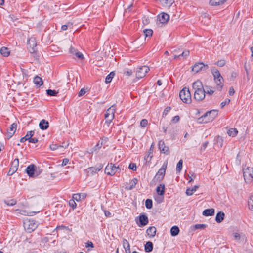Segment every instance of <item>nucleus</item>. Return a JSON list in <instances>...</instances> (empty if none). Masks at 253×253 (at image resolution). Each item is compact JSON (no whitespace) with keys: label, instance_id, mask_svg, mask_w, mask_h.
<instances>
[{"label":"nucleus","instance_id":"obj_48","mask_svg":"<svg viewBox=\"0 0 253 253\" xmlns=\"http://www.w3.org/2000/svg\"><path fill=\"white\" fill-rule=\"evenodd\" d=\"M136 164L131 163L129 165V169L132 170H136Z\"/></svg>","mask_w":253,"mask_h":253},{"label":"nucleus","instance_id":"obj_32","mask_svg":"<svg viewBox=\"0 0 253 253\" xmlns=\"http://www.w3.org/2000/svg\"><path fill=\"white\" fill-rule=\"evenodd\" d=\"M39 212V211H32L27 210H23L20 211V213L22 215L32 216L34 213Z\"/></svg>","mask_w":253,"mask_h":253},{"label":"nucleus","instance_id":"obj_44","mask_svg":"<svg viewBox=\"0 0 253 253\" xmlns=\"http://www.w3.org/2000/svg\"><path fill=\"white\" fill-rule=\"evenodd\" d=\"M5 203L7 206H14L16 204V201L14 199H11L8 201H5Z\"/></svg>","mask_w":253,"mask_h":253},{"label":"nucleus","instance_id":"obj_8","mask_svg":"<svg viewBox=\"0 0 253 253\" xmlns=\"http://www.w3.org/2000/svg\"><path fill=\"white\" fill-rule=\"evenodd\" d=\"M149 70V67L147 66H142L138 68L136 72V78L138 79L143 78Z\"/></svg>","mask_w":253,"mask_h":253},{"label":"nucleus","instance_id":"obj_3","mask_svg":"<svg viewBox=\"0 0 253 253\" xmlns=\"http://www.w3.org/2000/svg\"><path fill=\"white\" fill-rule=\"evenodd\" d=\"M179 97L181 100L185 103L191 102V95L188 88H183L179 93Z\"/></svg>","mask_w":253,"mask_h":253},{"label":"nucleus","instance_id":"obj_43","mask_svg":"<svg viewBox=\"0 0 253 253\" xmlns=\"http://www.w3.org/2000/svg\"><path fill=\"white\" fill-rule=\"evenodd\" d=\"M34 135V131H30L27 132V134L25 136V137L27 138L28 140L30 139L32 136Z\"/></svg>","mask_w":253,"mask_h":253},{"label":"nucleus","instance_id":"obj_59","mask_svg":"<svg viewBox=\"0 0 253 253\" xmlns=\"http://www.w3.org/2000/svg\"><path fill=\"white\" fill-rule=\"evenodd\" d=\"M152 201L151 199H147L145 202V206H152Z\"/></svg>","mask_w":253,"mask_h":253},{"label":"nucleus","instance_id":"obj_62","mask_svg":"<svg viewBox=\"0 0 253 253\" xmlns=\"http://www.w3.org/2000/svg\"><path fill=\"white\" fill-rule=\"evenodd\" d=\"M180 117L179 116H175L172 119V121L174 123H176L179 121Z\"/></svg>","mask_w":253,"mask_h":253},{"label":"nucleus","instance_id":"obj_18","mask_svg":"<svg viewBox=\"0 0 253 253\" xmlns=\"http://www.w3.org/2000/svg\"><path fill=\"white\" fill-rule=\"evenodd\" d=\"M17 124L14 123L11 125L10 127H9V129L7 130V137L8 139L11 138L15 133V132L17 129Z\"/></svg>","mask_w":253,"mask_h":253},{"label":"nucleus","instance_id":"obj_9","mask_svg":"<svg viewBox=\"0 0 253 253\" xmlns=\"http://www.w3.org/2000/svg\"><path fill=\"white\" fill-rule=\"evenodd\" d=\"M119 167L115 166L112 163L108 164L105 168V172L110 175H113L117 171Z\"/></svg>","mask_w":253,"mask_h":253},{"label":"nucleus","instance_id":"obj_57","mask_svg":"<svg viewBox=\"0 0 253 253\" xmlns=\"http://www.w3.org/2000/svg\"><path fill=\"white\" fill-rule=\"evenodd\" d=\"M85 92H86V91H85V89L84 88H82L79 91V92L78 93V96L80 97L84 95L85 93Z\"/></svg>","mask_w":253,"mask_h":253},{"label":"nucleus","instance_id":"obj_1","mask_svg":"<svg viewBox=\"0 0 253 253\" xmlns=\"http://www.w3.org/2000/svg\"><path fill=\"white\" fill-rule=\"evenodd\" d=\"M212 73L214 77L217 89L221 90L223 86V77L221 76L219 71L216 69L213 68L212 69Z\"/></svg>","mask_w":253,"mask_h":253},{"label":"nucleus","instance_id":"obj_60","mask_svg":"<svg viewBox=\"0 0 253 253\" xmlns=\"http://www.w3.org/2000/svg\"><path fill=\"white\" fill-rule=\"evenodd\" d=\"M29 142H30V143H36L37 142H38V140L37 138H31L30 139H29Z\"/></svg>","mask_w":253,"mask_h":253},{"label":"nucleus","instance_id":"obj_12","mask_svg":"<svg viewBox=\"0 0 253 253\" xmlns=\"http://www.w3.org/2000/svg\"><path fill=\"white\" fill-rule=\"evenodd\" d=\"M102 166L100 165L98 167H91L84 170V172L86 173L87 176L92 175L95 173H97L102 169Z\"/></svg>","mask_w":253,"mask_h":253},{"label":"nucleus","instance_id":"obj_40","mask_svg":"<svg viewBox=\"0 0 253 253\" xmlns=\"http://www.w3.org/2000/svg\"><path fill=\"white\" fill-rule=\"evenodd\" d=\"M145 37H150L153 34V31L151 29H145L143 31Z\"/></svg>","mask_w":253,"mask_h":253},{"label":"nucleus","instance_id":"obj_33","mask_svg":"<svg viewBox=\"0 0 253 253\" xmlns=\"http://www.w3.org/2000/svg\"><path fill=\"white\" fill-rule=\"evenodd\" d=\"M157 192L158 195H163L165 192V185L164 184H160L157 187Z\"/></svg>","mask_w":253,"mask_h":253},{"label":"nucleus","instance_id":"obj_46","mask_svg":"<svg viewBox=\"0 0 253 253\" xmlns=\"http://www.w3.org/2000/svg\"><path fill=\"white\" fill-rule=\"evenodd\" d=\"M226 64V61L224 60H220L218 61L215 64L219 67H223Z\"/></svg>","mask_w":253,"mask_h":253},{"label":"nucleus","instance_id":"obj_19","mask_svg":"<svg viewBox=\"0 0 253 253\" xmlns=\"http://www.w3.org/2000/svg\"><path fill=\"white\" fill-rule=\"evenodd\" d=\"M154 148V143H152L150 148V149L148 151L147 154L144 157V159L146 162H150L153 157L152 153L153 152V149Z\"/></svg>","mask_w":253,"mask_h":253},{"label":"nucleus","instance_id":"obj_21","mask_svg":"<svg viewBox=\"0 0 253 253\" xmlns=\"http://www.w3.org/2000/svg\"><path fill=\"white\" fill-rule=\"evenodd\" d=\"M193 88L194 89L195 91H197L198 90H201L203 89V85L201 81L199 80H197L193 83V85H192Z\"/></svg>","mask_w":253,"mask_h":253},{"label":"nucleus","instance_id":"obj_23","mask_svg":"<svg viewBox=\"0 0 253 253\" xmlns=\"http://www.w3.org/2000/svg\"><path fill=\"white\" fill-rule=\"evenodd\" d=\"M147 235L150 237H153L155 236L156 232V228L154 227H150L147 230Z\"/></svg>","mask_w":253,"mask_h":253},{"label":"nucleus","instance_id":"obj_50","mask_svg":"<svg viewBox=\"0 0 253 253\" xmlns=\"http://www.w3.org/2000/svg\"><path fill=\"white\" fill-rule=\"evenodd\" d=\"M63 147L62 146H58L56 144H52L50 145V148L51 150L54 151L58 149L59 147Z\"/></svg>","mask_w":253,"mask_h":253},{"label":"nucleus","instance_id":"obj_13","mask_svg":"<svg viewBox=\"0 0 253 253\" xmlns=\"http://www.w3.org/2000/svg\"><path fill=\"white\" fill-rule=\"evenodd\" d=\"M19 166V160L16 158L12 162L10 169L8 172V175H12L17 170Z\"/></svg>","mask_w":253,"mask_h":253},{"label":"nucleus","instance_id":"obj_35","mask_svg":"<svg viewBox=\"0 0 253 253\" xmlns=\"http://www.w3.org/2000/svg\"><path fill=\"white\" fill-rule=\"evenodd\" d=\"M153 250V243L150 242H147L145 245V250L146 252H150Z\"/></svg>","mask_w":253,"mask_h":253},{"label":"nucleus","instance_id":"obj_64","mask_svg":"<svg viewBox=\"0 0 253 253\" xmlns=\"http://www.w3.org/2000/svg\"><path fill=\"white\" fill-rule=\"evenodd\" d=\"M77 52V50L73 47L70 48V52L73 54H75V52Z\"/></svg>","mask_w":253,"mask_h":253},{"label":"nucleus","instance_id":"obj_25","mask_svg":"<svg viewBox=\"0 0 253 253\" xmlns=\"http://www.w3.org/2000/svg\"><path fill=\"white\" fill-rule=\"evenodd\" d=\"M33 82L34 84L38 87H40L43 84V81L42 79L38 76L35 77Z\"/></svg>","mask_w":253,"mask_h":253},{"label":"nucleus","instance_id":"obj_22","mask_svg":"<svg viewBox=\"0 0 253 253\" xmlns=\"http://www.w3.org/2000/svg\"><path fill=\"white\" fill-rule=\"evenodd\" d=\"M39 126L41 129L46 130L49 126V123L44 119H42L40 122Z\"/></svg>","mask_w":253,"mask_h":253},{"label":"nucleus","instance_id":"obj_39","mask_svg":"<svg viewBox=\"0 0 253 253\" xmlns=\"http://www.w3.org/2000/svg\"><path fill=\"white\" fill-rule=\"evenodd\" d=\"M58 92L55 90L48 89L46 90V93L48 95L51 96H55L58 94Z\"/></svg>","mask_w":253,"mask_h":253},{"label":"nucleus","instance_id":"obj_58","mask_svg":"<svg viewBox=\"0 0 253 253\" xmlns=\"http://www.w3.org/2000/svg\"><path fill=\"white\" fill-rule=\"evenodd\" d=\"M69 161V160L67 158L63 159L61 166H66L68 163Z\"/></svg>","mask_w":253,"mask_h":253},{"label":"nucleus","instance_id":"obj_26","mask_svg":"<svg viewBox=\"0 0 253 253\" xmlns=\"http://www.w3.org/2000/svg\"><path fill=\"white\" fill-rule=\"evenodd\" d=\"M227 0H211L210 4L212 6H217L223 4Z\"/></svg>","mask_w":253,"mask_h":253},{"label":"nucleus","instance_id":"obj_2","mask_svg":"<svg viewBox=\"0 0 253 253\" xmlns=\"http://www.w3.org/2000/svg\"><path fill=\"white\" fill-rule=\"evenodd\" d=\"M243 176L247 183H251L253 181V167L248 166L244 168Z\"/></svg>","mask_w":253,"mask_h":253},{"label":"nucleus","instance_id":"obj_5","mask_svg":"<svg viewBox=\"0 0 253 253\" xmlns=\"http://www.w3.org/2000/svg\"><path fill=\"white\" fill-rule=\"evenodd\" d=\"M115 113V106L114 105L111 106L106 111L105 114V118L106 119V123L109 126L113 119L114 118V114Z\"/></svg>","mask_w":253,"mask_h":253},{"label":"nucleus","instance_id":"obj_52","mask_svg":"<svg viewBox=\"0 0 253 253\" xmlns=\"http://www.w3.org/2000/svg\"><path fill=\"white\" fill-rule=\"evenodd\" d=\"M230 102V99H226L225 101L221 102V108H223L225 105L226 104H228Z\"/></svg>","mask_w":253,"mask_h":253},{"label":"nucleus","instance_id":"obj_17","mask_svg":"<svg viewBox=\"0 0 253 253\" xmlns=\"http://www.w3.org/2000/svg\"><path fill=\"white\" fill-rule=\"evenodd\" d=\"M159 148L160 151L165 154L168 155L169 153V148L165 145L164 141L160 140L158 143Z\"/></svg>","mask_w":253,"mask_h":253},{"label":"nucleus","instance_id":"obj_30","mask_svg":"<svg viewBox=\"0 0 253 253\" xmlns=\"http://www.w3.org/2000/svg\"><path fill=\"white\" fill-rule=\"evenodd\" d=\"M214 210L213 209H206L203 212V214L204 216H211L214 214Z\"/></svg>","mask_w":253,"mask_h":253},{"label":"nucleus","instance_id":"obj_28","mask_svg":"<svg viewBox=\"0 0 253 253\" xmlns=\"http://www.w3.org/2000/svg\"><path fill=\"white\" fill-rule=\"evenodd\" d=\"M224 218V213L222 212H219L216 216L215 220L218 223L221 222Z\"/></svg>","mask_w":253,"mask_h":253},{"label":"nucleus","instance_id":"obj_10","mask_svg":"<svg viewBox=\"0 0 253 253\" xmlns=\"http://www.w3.org/2000/svg\"><path fill=\"white\" fill-rule=\"evenodd\" d=\"M209 68L207 64H204L202 62H199L196 63L192 68V71L195 73H198L199 71H205Z\"/></svg>","mask_w":253,"mask_h":253},{"label":"nucleus","instance_id":"obj_51","mask_svg":"<svg viewBox=\"0 0 253 253\" xmlns=\"http://www.w3.org/2000/svg\"><path fill=\"white\" fill-rule=\"evenodd\" d=\"M163 199V195H158L155 197V200L158 202V203H160Z\"/></svg>","mask_w":253,"mask_h":253},{"label":"nucleus","instance_id":"obj_4","mask_svg":"<svg viewBox=\"0 0 253 253\" xmlns=\"http://www.w3.org/2000/svg\"><path fill=\"white\" fill-rule=\"evenodd\" d=\"M42 170L37 169V167L34 164H31L27 167L26 172L30 177H36L42 172Z\"/></svg>","mask_w":253,"mask_h":253},{"label":"nucleus","instance_id":"obj_6","mask_svg":"<svg viewBox=\"0 0 253 253\" xmlns=\"http://www.w3.org/2000/svg\"><path fill=\"white\" fill-rule=\"evenodd\" d=\"M86 195V194L84 193L73 194L72 197L73 199L69 201V206H77L75 201H80L84 200L85 198Z\"/></svg>","mask_w":253,"mask_h":253},{"label":"nucleus","instance_id":"obj_61","mask_svg":"<svg viewBox=\"0 0 253 253\" xmlns=\"http://www.w3.org/2000/svg\"><path fill=\"white\" fill-rule=\"evenodd\" d=\"M234 93H235V91H234L233 87H230L229 88V95L231 96H232V95H233Z\"/></svg>","mask_w":253,"mask_h":253},{"label":"nucleus","instance_id":"obj_38","mask_svg":"<svg viewBox=\"0 0 253 253\" xmlns=\"http://www.w3.org/2000/svg\"><path fill=\"white\" fill-rule=\"evenodd\" d=\"M123 245L126 251L128 250L130 251V245L126 239L123 240Z\"/></svg>","mask_w":253,"mask_h":253},{"label":"nucleus","instance_id":"obj_37","mask_svg":"<svg viewBox=\"0 0 253 253\" xmlns=\"http://www.w3.org/2000/svg\"><path fill=\"white\" fill-rule=\"evenodd\" d=\"M115 75V73L114 72H111L107 76L106 79H105V82L106 84L109 83L111 82L113 78L114 77Z\"/></svg>","mask_w":253,"mask_h":253},{"label":"nucleus","instance_id":"obj_27","mask_svg":"<svg viewBox=\"0 0 253 253\" xmlns=\"http://www.w3.org/2000/svg\"><path fill=\"white\" fill-rule=\"evenodd\" d=\"M139 221L142 226H145L148 223V217L145 215L139 216Z\"/></svg>","mask_w":253,"mask_h":253},{"label":"nucleus","instance_id":"obj_47","mask_svg":"<svg viewBox=\"0 0 253 253\" xmlns=\"http://www.w3.org/2000/svg\"><path fill=\"white\" fill-rule=\"evenodd\" d=\"M148 124V121L146 119H142L140 122V126L143 127H145Z\"/></svg>","mask_w":253,"mask_h":253},{"label":"nucleus","instance_id":"obj_31","mask_svg":"<svg viewBox=\"0 0 253 253\" xmlns=\"http://www.w3.org/2000/svg\"><path fill=\"white\" fill-rule=\"evenodd\" d=\"M0 53L4 57H7L10 54V51L8 48L6 47H2L0 49Z\"/></svg>","mask_w":253,"mask_h":253},{"label":"nucleus","instance_id":"obj_49","mask_svg":"<svg viewBox=\"0 0 253 253\" xmlns=\"http://www.w3.org/2000/svg\"><path fill=\"white\" fill-rule=\"evenodd\" d=\"M189 55V50H185L183 51L180 55V57H183V58H185V57H187Z\"/></svg>","mask_w":253,"mask_h":253},{"label":"nucleus","instance_id":"obj_29","mask_svg":"<svg viewBox=\"0 0 253 253\" xmlns=\"http://www.w3.org/2000/svg\"><path fill=\"white\" fill-rule=\"evenodd\" d=\"M179 229L178 226H174L170 229V234L172 236L177 235L179 233Z\"/></svg>","mask_w":253,"mask_h":253},{"label":"nucleus","instance_id":"obj_15","mask_svg":"<svg viewBox=\"0 0 253 253\" xmlns=\"http://www.w3.org/2000/svg\"><path fill=\"white\" fill-rule=\"evenodd\" d=\"M24 227L29 232H31L37 228V225L33 220H28L24 222Z\"/></svg>","mask_w":253,"mask_h":253},{"label":"nucleus","instance_id":"obj_11","mask_svg":"<svg viewBox=\"0 0 253 253\" xmlns=\"http://www.w3.org/2000/svg\"><path fill=\"white\" fill-rule=\"evenodd\" d=\"M28 48L31 53L35 54L36 51L35 47L37 46V43L35 38L31 37L29 39L28 42Z\"/></svg>","mask_w":253,"mask_h":253},{"label":"nucleus","instance_id":"obj_42","mask_svg":"<svg viewBox=\"0 0 253 253\" xmlns=\"http://www.w3.org/2000/svg\"><path fill=\"white\" fill-rule=\"evenodd\" d=\"M182 164H183V161L182 160H180L179 161V162H178V163L177 164V166H176V171L178 172H180L181 169H182Z\"/></svg>","mask_w":253,"mask_h":253},{"label":"nucleus","instance_id":"obj_41","mask_svg":"<svg viewBox=\"0 0 253 253\" xmlns=\"http://www.w3.org/2000/svg\"><path fill=\"white\" fill-rule=\"evenodd\" d=\"M206 88L207 90V91H206V93L207 94L211 95L214 93V91L212 89V87L206 86Z\"/></svg>","mask_w":253,"mask_h":253},{"label":"nucleus","instance_id":"obj_63","mask_svg":"<svg viewBox=\"0 0 253 253\" xmlns=\"http://www.w3.org/2000/svg\"><path fill=\"white\" fill-rule=\"evenodd\" d=\"M234 237L236 240H239L240 239V234L238 233H235L234 234Z\"/></svg>","mask_w":253,"mask_h":253},{"label":"nucleus","instance_id":"obj_34","mask_svg":"<svg viewBox=\"0 0 253 253\" xmlns=\"http://www.w3.org/2000/svg\"><path fill=\"white\" fill-rule=\"evenodd\" d=\"M238 132V131L237 129L235 128H230L227 131L228 134L230 136H232V137L236 136L237 135Z\"/></svg>","mask_w":253,"mask_h":253},{"label":"nucleus","instance_id":"obj_16","mask_svg":"<svg viewBox=\"0 0 253 253\" xmlns=\"http://www.w3.org/2000/svg\"><path fill=\"white\" fill-rule=\"evenodd\" d=\"M218 114V111L217 110H212L206 113L204 115L201 117V118L209 117L208 121H212L215 118Z\"/></svg>","mask_w":253,"mask_h":253},{"label":"nucleus","instance_id":"obj_24","mask_svg":"<svg viewBox=\"0 0 253 253\" xmlns=\"http://www.w3.org/2000/svg\"><path fill=\"white\" fill-rule=\"evenodd\" d=\"M138 182V179L136 178H134L128 184V186H127L126 188L128 190H131L134 187H135L136 184Z\"/></svg>","mask_w":253,"mask_h":253},{"label":"nucleus","instance_id":"obj_20","mask_svg":"<svg viewBox=\"0 0 253 253\" xmlns=\"http://www.w3.org/2000/svg\"><path fill=\"white\" fill-rule=\"evenodd\" d=\"M159 19L161 23H167L169 19V16L168 14L163 12L159 16Z\"/></svg>","mask_w":253,"mask_h":253},{"label":"nucleus","instance_id":"obj_45","mask_svg":"<svg viewBox=\"0 0 253 253\" xmlns=\"http://www.w3.org/2000/svg\"><path fill=\"white\" fill-rule=\"evenodd\" d=\"M206 227H207V225H205V224H196L194 226V228H195V230L201 229H204Z\"/></svg>","mask_w":253,"mask_h":253},{"label":"nucleus","instance_id":"obj_53","mask_svg":"<svg viewBox=\"0 0 253 253\" xmlns=\"http://www.w3.org/2000/svg\"><path fill=\"white\" fill-rule=\"evenodd\" d=\"M75 55L76 56V57H77L78 58H79L80 59H83L84 58L83 54L78 51L76 52Z\"/></svg>","mask_w":253,"mask_h":253},{"label":"nucleus","instance_id":"obj_7","mask_svg":"<svg viewBox=\"0 0 253 253\" xmlns=\"http://www.w3.org/2000/svg\"><path fill=\"white\" fill-rule=\"evenodd\" d=\"M167 167V162H166L165 163L161 168H160L158 171V172L156 173L154 180H156L157 181H160L163 179L165 172L166 170Z\"/></svg>","mask_w":253,"mask_h":253},{"label":"nucleus","instance_id":"obj_55","mask_svg":"<svg viewBox=\"0 0 253 253\" xmlns=\"http://www.w3.org/2000/svg\"><path fill=\"white\" fill-rule=\"evenodd\" d=\"M170 109H171V107H169H169H167L165 109V110H164V111L163 112V116L164 115H165V116L167 115V114L170 110Z\"/></svg>","mask_w":253,"mask_h":253},{"label":"nucleus","instance_id":"obj_54","mask_svg":"<svg viewBox=\"0 0 253 253\" xmlns=\"http://www.w3.org/2000/svg\"><path fill=\"white\" fill-rule=\"evenodd\" d=\"M72 25V23L71 22H68L67 25H64L61 27V29L62 30L65 31L68 28V26Z\"/></svg>","mask_w":253,"mask_h":253},{"label":"nucleus","instance_id":"obj_56","mask_svg":"<svg viewBox=\"0 0 253 253\" xmlns=\"http://www.w3.org/2000/svg\"><path fill=\"white\" fill-rule=\"evenodd\" d=\"M248 206H253V194L250 196L248 200Z\"/></svg>","mask_w":253,"mask_h":253},{"label":"nucleus","instance_id":"obj_14","mask_svg":"<svg viewBox=\"0 0 253 253\" xmlns=\"http://www.w3.org/2000/svg\"><path fill=\"white\" fill-rule=\"evenodd\" d=\"M205 93L204 89L195 91L194 98L196 100L201 101L205 98Z\"/></svg>","mask_w":253,"mask_h":253},{"label":"nucleus","instance_id":"obj_36","mask_svg":"<svg viewBox=\"0 0 253 253\" xmlns=\"http://www.w3.org/2000/svg\"><path fill=\"white\" fill-rule=\"evenodd\" d=\"M198 187H199L198 186H194L193 187L191 188H188L186 191V194L188 196L192 195L194 193V192H195L197 190Z\"/></svg>","mask_w":253,"mask_h":253}]
</instances>
